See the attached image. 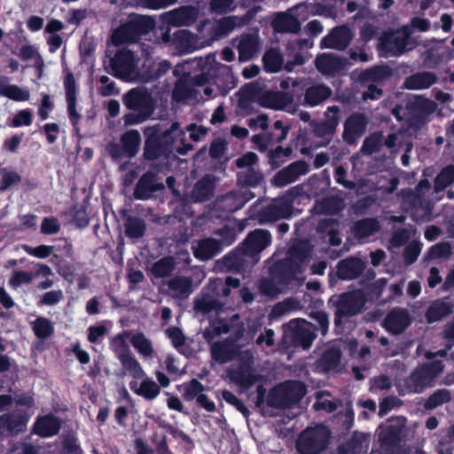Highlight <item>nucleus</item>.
Returning a JSON list of instances; mask_svg holds the SVG:
<instances>
[{"label": "nucleus", "mask_w": 454, "mask_h": 454, "mask_svg": "<svg viewBox=\"0 0 454 454\" xmlns=\"http://www.w3.org/2000/svg\"><path fill=\"white\" fill-rule=\"evenodd\" d=\"M143 159L145 161L169 158L174 152L177 137L184 135L177 121L172 122L168 128L162 123L146 126L143 129Z\"/></svg>", "instance_id": "1"}, {"label": "nucleus", "mask_w": 454, "mask_h": 454, "mask_svg": "<svg viewBox=\"0 0 454 454\" xmlns=\"http://www.w3.org/2000/svg\"><path fill=\"white\" fill-rule=\"evenodd\" d=\"M271 244L270 231L256 229L250 231L245 239L239 245L232 254L225 257L231 266L242 268L249 263L252 267L257 264L261 259V253Z\"/></svg>", "instance_id": "2"}, {"label": "nucleus", "mask_w": 454, "mask_h": 454, "mask_svg": "<svg viewBox=\"0 0 454 454\" xmlns=\"http://www.w3.org/2000/svg\"><path fill=\"white\" fill-rule=\"evenodd\" d=\"M122 103L129 110L122 117L126 127L147 121L155 111V100L144 87H136L128 90L122 96Z\"/></svg>", "instance_id": "3"}, {"label": "nucleus", "mask_w": 454, "mask_h": 454, "mask_svg": "<svg viewBox=\"0 0 454 454\" xmlns=\"http://www.w3.org/2000/svg\"><path fill=\"white\" fill-rule=\"evenodd\" d=\"M155 27L153 18L131 13L125 22L120 24L112 34V42L119 46L125 43H137L142 36L149 34Z\"/></svg>", "instance_id": "4"}, {"label": "nucleus", "mask_w": 454, "mask_h": 454, "mask_svg": "<svg viewBox=\"0 0 454 454\" xmlns=\"http://www.w3.org/2000/svg\"><path fill=\"white\" fill-rule=\"evenodd\" d=\"M444 370L442 361L434 360L418 365L403 380V395L420 394L435 384V379Z\"/></svg>", "instance_id": "5"}, {"label": "nucleus", "mask_w": 454, "mask_h": 454, "mask_svg": "<svg viewBox=\"0 0 454 454\" xmlns=\"http://www.w3.org/2000/svg\"><path fill=\"white\" fill-rule=\"evenodd\" d=\"M198 67L201 69L200 74L206 75L207 84L215 86L219 95L225 96L236 86L231 68L217 62L214 56L208 55L204 60L200 59Z\"/></svg>", "instance_id": "6"}, {"label": "nucleus", "mask_w": 454, "mask_h": 454, "mask_svg": "<svg viewBox=\"0 0 454 454\" xmlns=\"http://www.w3.org/2000/svg\"><path fill=\"white\" fill-rule=\"evenodd\" d=\"M330 303L334 308L335 330H342L343 319L349 318L363 311L366 297L362 290H353L331 297Z\"/></svg>", "instance_id": "7"}, {"label": "nucleus", "mask_w": 454, "mask_h": 454, "mask_svg": "<svg viewBox=\"0 0 454 454\" xmlns=\"http://www.w3.org/2000/svg\"><path fill=\"white\" fill-rule=\"evenodd\" d=\"M331 432L327 427L317 425L301 433L296 442L300 454H319L328 446Z\"/></svg>", "instance_id": "8"}, {"label": "nucleus", "mask_w": 454, "mask_h": 454, "mask_svg": "<svg viewBox=\"0 0 454 454\" xmlns=\"http://www.w3.org/2000/svg\"><path fill=\"white\" fill-rule=\"evenodd\" d=\"M141 137L137 129H129L120 137V143L109 142L106 152L114 162L123 158L132 159L139 152Z\"/></svg>", "instance_id": "9"}, {"label": "nucleus", "mask_w": 454, "mask_h": 454, "mask_svg": "<svg viewBox=\"0 0 454 454\" xmlns=\"http://www.w3.org/2000/svg\"><path fill=\"white\" fill-rule=\"evenodd\" d=\"M129 335L127 332L119 333L111 341V346L116 352V356L121 362L122 367L129 372L135 380L143 379L145 372L138 361L132 356L129 347L126 343V337Z\"/></svg>", "instance_id": "10"}, {"label": "nucleus", "mask_w": 454, "mask_h": 454, "mask_svg": "<svg viewBox=\"0 0 454 454\" xmlns=\"http://www.w3.org/2000/svg\"><path fill=\"white\" fill-rule=\"evenodd\" d=\"M207 79L205 74L191 75L190 73H184L175 83L172 91V100L176 103L184 102L194 97L195 86L200 87L207 84Z\"/></svg>", "instance_id": "11"}, {"label": "nucleus", "mask_w": 454, "mask_h": 454, "mask_svg": "<svg viewBox=\"0 0 454 454\" xmlns=\"http://www.w3.org/2000/svg\"><path fill=\"white\" fill-rule=\"evenodd\" d=\"M436 105L434 101L416 97L407 104L409 113V124L417 129H421L427 122L428 116L435 110Z\"/></svg>", "instance_id": "12"}, {"label": "nucleus", "mask_w": 454, "mask_h": 454, "mask_svg": "<svg viewBox=\"0 0 454 454\" xmlns=\"http://www.w3.org/2000/svg\"><path fill=\"white\" fill-rule=\"evenodd\" d=\"M410 34L385 32L379 38L378 50L385 56L398 57L406 51Z\"/></svg>", "instance_id": "13"}, {"label": "nucleus", "mask_w": 454, "mask_h": 454, "mask_svg": "<svg viewBox=\"0 0 454 454\" xmlns=\"http://www.w3.org/2000/svg\"><path fill=\"white\" fill-rule=\"evenodd\" d=\"M63 85L67 101V115L72 126L74 129H77V126L82 120V114L78 113L76 109L79 85L75 81L74 74L69 69H67L66 71Z\"/></svg>", "instance_id": "14"}, {"label": "nucleus", "mask_w": 454, "mask_h": 454, "mask_svg": "<svg viewBox=\"0 0 454 454\" xmlns=\"http://www.w3.org/2000/svg\"><path fill=\"white\" fill-rule=\"evenodd\" d=\"M405 427V419L403 417H393L387 420L384 427L379 434V442L381 448L392 450L401 442V435Z\"/></svg>", "instance_id": "15"}, {"label": "nucleus", "mask_w": 454, "mask_h": 454, "mask_svg": "<svg viewBox=\"0 0 454 454\" xmlns=\"http://www.w3.org/2000/svg\"><path fill=\"white\" fill-rule=\"evenodd\" d=\"M301 270V263L293 258L275 262L269 268V274L282 286L292 283Z\"/></svg>", "instance_id": "16"}, {"label": "nucleus", "mask_w": 454, "mask_h": 454, "mask_svg": "<svg viewBox=\"0 0 454 454\" xmlns=\"http://www.w3.org/2000/svg\"><path fill=\"white\" fill-rule=\"evenodd\" d=\"M163 189L164 185L158 182L157 174L148 170L139 177L133 191V198L137 200H147L153 198L155 192Z\"/></svg>", "instance_id": "17"}, {"label": "nucleus", "mask_w": 454, "mask_h": 454, "mask_svg": "<svg viewBox=\"0 0 454 454\" xmlns=\"http://www.w3.org/2000/svg\"><path fill=\"white\" fill-rule=\"evenodd\" d=\"M368 119L363 113H353L344 121L342 138L348 145H354L367 128Z\"/></svg>", "instance_id": "18"}, {"label": "nucleus", "mask_w": 454, "mask_h": 454, "mask_svg": "<svg viewBox=\"0 0 454 454\" xmlns=\"http://www.w3.org/2000/svg\"><path fill=\"white\" fill-rule=\"evenodd\" d=\"M134 53L130 50H118L110 61L112 74L119 79H128L134 71Z\"/></svg>", "instance_id": "19"}, {"label": "nucleus", "mask_w": 454, "mask_h": 454, "mask_svg": "<svg viewBox=\"0 0 454 454\" xmlns=\"http://www.w3.org/2000/svg\"><path fill=\"white\" fill-rule=\"evenodd\" d=\"M309 171V166L305 160H297L279 170L273 176L272 183L278 187H284L295 182L301 176L306 175Z\"/></svg>", "instance_id": "20"}, {"label": "nucleus", "mask_w": 454, "mask_h": 454, "mask_svg": "<svg viewBox=\"0 0 454 454\" xmlns=\"http://www.w3.org/2000/svg\"><path fill=\"white\" fill-rule=\"evenodd\" d=\"M366 267L365 262L356 256L341 259L336 265V276L341 280L359 278Z\"/></svg>", "instance_id": "21"}, {"label": "nucleus", "mask_w": 454, "mask_h": 454, "mask_svg": "<svg viewBox=\"0 0 454 454\" xmlns=\"http://www.w3.org/2000/svg\"><path fill=\"white\" fill-rule=\"evenodd\" d=\"M411 317L405 309L395 308L387 314L383 325L387 332L400 334L411 325Z\"/></svg>", "instance_id": "22"}, {"label": "nucleus", "mask_w": 454, "mask_h": 454, "mask_svg": "<svg viewBox=\"0 0 454 454\" xmlns=\"http://www.w3.org/2000/svg\"><path fill=\"white\" fill-rule=\"evenodd\" d=\"M60 419L52 413L38 416L33 425L31 433L42 438L57 435L61 429Z\"/></svg>", "instance_id": "23"}, {"label": "nucleus", "mask_w": 454, "mask_h": 454, "mask_svg": "<svg viewBox=\"0 0 454 454\" xmlns=\"http://www.w3.org/2000/svg\"><path fill=\"white\" fill-rule=\"evenodd\" d=\"M292 212L293 207L288 201L275 200L259 211L258 219L261 223L275 222L291 216Z\"/></svg>", "instance_id": "24"}, {"label": "nucleus", "mask_w": 454, "mask_h": 454, "mask_svg": "<svg viewBox=\"0 0 454 454\" xmlns=\"http://www.w3.org/2000/svg\"><path fill=\"white\" fill-rule=\"evenodd\" d=\"M29 416L26 412L5 413L0 416V430L4 435H17L27 428Z\"/></svg>", "instance_id": "25"}, {"label": "nucleus", "mask_w": 454, "mask_h": 454, "mask_svg": "<svg viewBox=\"0 0 454 454\" xmlns=\"http://www.w3.org/2000/svg\"><path fill=\"white\" fill-rule=\"evenodd\" d=\"M352 34L346 26L334 27L327 35L323 37L320 42L322 49H335L339 51L345 50L350 43Z\"/></svg>", "instance_id": "26"}, {"label": "nucleus", "mask_w": 454, "mask_h": 454, "mask_svg": "<svg viewBox=\"0 0 454 454\" xmlns=\"http://www.w3.org/2000/svg\"><path fill=\"white\" fill-rule=\"evenodd\" d=\"M340 107L328 106L325 113V119L314 124L313 132L317 137H332L340 123Z\"/></svg>", "instance_id": "27"}, {"label": "nucleus", "mask_w": 454, "mask_h": 454, "mask_svg": "<svg viewBox=\"0 0 454 454\" xmlns=\"http://www.w3.org/2000/svg\"><path fill=\"white\" fill-rule=\"evenodd\" d=\"M264 403H266L267 406L270 408H286L282 387H280V384L270 388L267 395L266 389L262 385H259L257 387L255 404L258 407H262Z\"/></svg>", "instance_id": "28"}, {"label": "nucleus", "mask_w": 454, "mask_h": 454, "mask_svg": "<svg viewBox=\"0 0 454 454\" xmlns=\"http://www.w3.org/2000/svg\"><path fill=\"white\" fill-rule=\"evenodd\" d=\"M346 59L331 53H322L315 59L318 72L325 75L334 76L345 69Z\"/></svg>", "instance_id": "29"}, {"label": "nucleus", "mask_w": 454, "mask_h": 454, "mask_svg": "<svg viewBox=\"0 0 454 454\" xmlns=\"http://www.w3.org/2000/svg\"><path fill=\"white\" fill-rule=\"evenodd\" d=\"M192 253L196 259L207 261L221 252V243L214 238H203L193 242Z\"/></svg>", "instance_id": "30"}, {"label": "nucleus", "mask_w": 454, "mask_h": 454, "mask_svg": "<svg viewBox=\"0 0 454 454\" xmlns=\"http://www.w3.org/2000/svg\"><path fill=\"white\" fill-rule=\"evenodd\" d=\"M229 376L234 383L245 389L251 387L261 379L248 363H241L237 369L230 372Z\"/></svg>", "instance_id": "31"}, {"label": "nucleus", "mask_w": 454, "mask_h": 454, "mask_svg": "<svg viewBox=\"0 0 454 454\" xmlns=\"http://www.w3.org/2000/svg\"><path fill=\"white\" fill-rule=\"evenodd\" d=\"M286 408L297 404L307 393L306 385L300 380H286L280 383Z\"/></svg>", "instance_id": "32"}, {"label": "nucleus", "mask_w": 454, "mask_h": 454, "mask_svg": "<svg viewBox=\"0 0 454 454\" xmlns=\"http://www.w3.org/2000/svg\"><path fill=\"white\" fill-rule=\"evenodd\" d=\"M393 74L391 67L386 64L375 65L369 68L364 69L358 75L361 84L366 83H381L388 80Z\"/></svg>", "instance_id": "33"}, {"label": "nucleus", "mask_w": 454, "mask_h": 454, "mask_svg": "<svg viewBox=\"0 0 454 454\" xmlns=\"http://www.w3.org/2000/svg\"><path fill=\"white\" fill-rule=\"evenodd\" d=\"M332 96V90L324 83L309 86L304 90L303 105L316 106Z\"/></svg>", "instance_id": "34"}, {"label": "nucleus", "mask_w": 454, "mask_h": 454, "mask_svg": "<svg viewBox=\"0 0 454 454\" xmlns=\"http://www.w3.org/2000/svg\"><path fill=\"white\" fill-rule=\"evenodd\" d=\"M262 106L281 110L294 102V95L285 91H267L262 98Z\"/></svg>", "instance_id": "35"}, {"label": "nucleus", "mask_w": 454, "mask_h": 454, "mask_svg": "<svg viewBox=\"0 0 454 454\" xmlns=\"http://www.w3.org/2000/svg\"><path fill=\"white\" fill-rule=\"evenodd\" d=\"M225 302L218 301L212 296L205 289L202 290L200 297L194 301V309L203 315L208 314L212 311H220L223 309Z\"/></svg>", "instance_id": "36"}, {"label": "nucleus", "mask_w": 454, "mask_h": 454, "mask_svg": "<svg viewBox=\"0 0 454 454\" xmlns=\"http://www.w3.org/2000/svg\"><path fill=\"white\" fill-rule=\"evenodd\" d=\"M437 82V76L434 73L422 71L413 74L407 77L404 82L405 88L409 90L428 89Z\"/></svg>", "instance_id": "37"}, {"label": "nucleus", "mask_w": 454, "mask_h": 454, "mask_svg": "<svg viewBox=\"0 0 454 454\" xmlns=\"http://www.w3.org/2000/svg\"><path fill=\"white\" fill-rule=\"evenodd\" d=\"M380 223L376 218H364L355 222L351 231L357 239H364L379 231Z\"/></svg>", "instance_id": "38"}, {"label": "nucleus", "mask_w": 454, "mask_h": 454, "mask_svg": "<svg viewBox=\"0 0 454 454\" xmlns=\"http://www.w3.org/2000/svg\"><path fill=\"white\" fill-rule=\"evenodd\" d=\"M124 232L130 239H139L146 232V223L139 216L128 215L124 221Z\"/></svg>", "instance_id": "39"}, {"label": "nucleus", "mask_w": 454, "mask_h": 454, "mask_svg": "<svg viewBox=\"0 0 454 454\" xmlns=\"http://www.w3.org/2000/svg\"><path fill=\"white\" fill-rule=\"evenodd\" d=\"M452 309L451 303L442 300H436L428 307L425 317L428 323H434L451 314Z\"/></svg>", "instance_id": "40"}, {"label": "nucleus", "mask_w": 454, "mask_h": 454, "mask_svg": "<svg viewBox=\"0 0 454 454\" xmlns=\"http://www.w3.org/2000/svg\"><path fill=\"white\" fill-rule=\"evenodd\" d=\"M129 387L137 395L143 396L146 400L155 399L160 392V386L150 378L143 380L138 387L137 381H131Z\"/></svg>", "instance_id": "41"}, {"label": "nucleus", "mask_w": 454, "mask_h": 454, "mask_svg": "<svg viewBox=\"0 0 454 454\" xmlns=\"http://www.w3.org/2000/svg\"><path fill=\"white\" fill-rule=\"evenodd\" d=\"M272 26L274 30L279 33H297L301 29L297 18L286 13L277 16L272 21Z\"/></svg>", "instance_id": "42"}, {"label": "nucleus", "mask_w": 454, "mask_h": 454, "mask_svg": "<svg viewBox=\"0 0 454 454\" xmlns=\"http://www.w3.org/2000/svg\"><path fill=\"white\" fill-rule=\"evenodd\" d=\"M246 205V200L239 199V192L232 191L223 195L218 201V207L227 214L234 213Z\"/></svg>", "instance_id": "43"}, {"label": "nucleus", "mask_w": 454, "mask_h": 454, "mask_svg": "<svg viewBox=\"0 0 454 454\" xmlns=\"http://www.w3.org/2000/svg\"><path fill=\"white\" fill-rule=\"evenodd\" d=\"M175 265V259L170 255H167L153 262L150 272L156 278H167L174 271Z\"/></svg>", "instance_id": "44"}, {"label": "nucleus", "mask_w": 454, "mask_h": 454, "mask_svg": "<svg viewBox=\"0 0 454 454\" xmlns=\"http://www.w3.org/2000/svg\"><path fill=\"white\" fill-rule=\"evenodd\" d=\"M214 188V183L209 176L202 177L194 184L192 196L196 201H207L213 196Z\"/></svg>", "instance_id": "45"}, {"label": "nucleus", "mask_w": 454, "mask_h": 454, "mask_svg": "<svg viewBox=\"0 0 454 454\" xmlns=\"http://www.w3.org/2000/svg\"><path fill=\"white\" fill-rule=\"evenodd\" d=\"M315 334L309 327L305 325H297L292 333V343L294 347H301L303 349L310 348Z\"/></svg>", "instance_id": "46"}, {"label": "nucleus", "mask_w": 454, "mask_h": 454, "mask_svg": "<svg viewBox=\"0 0 454 454\" xmlns=\"http://www.w3.org/2000/svg\"><path fill=\"white\" fill-rule=\"evenodd\" d=\"M262 62L266 72L277 73L283 67L284 58L278 49L270 48L264 53Z\"/></svg>", "instance_id": "47"}, {"label": "nucleus", "mask_w": 454, "mask_h": 454, "mask_svg": "<svg viewBox=\"0 0 454 454\" xmlns=\"http://www.w3.org/2000/svg\"><path fill=\"white\" fill-rule=\"evenodd\" d=\"M341 358V352L339 348H329L324 351L318 360V364L323 371L330 372L338 367Z\"/></svg>", "instance_id": "48"}, {"label": "nucleus", "mask_w": 454, "mask_h": 454, "mask_svg": "<svg viewBox=\"0 0 454 454\" xmlns=\"http://www.w3.org/2000/svg\"><path fill=\"white\" fill-rule=\"evenodd\" d=\"M257 48V36L254 35H246L241 38L238 46L239 59L242 60L251 59L255 54Z\"/></svg>", "instance_id": "49"}, {"label": "nucleus", "mask_w": 454, "mask_h": 454, "mask_svg": "<svg viewBox=\"0 0 454 454\" xmlns=\"http://www.w3.org/2000/svg\"><path fill=\"white\" fill-rule=\"evenodd\" d=\"M0 96L17 102H24L29 99L30 94L27 90L20 88L18 85L0 82Z\"/></svg>", "instance_id": "50"}, {"label": "nucleus", "mask_w": 454, "mask_h": 454, "mask_svg": "<svg viewBox=\"0 0 454 454\" xmlns=\"http://www.w3.org/2000/svg\"><path fill=\"white\" fill-rule=\"evenodd\" d=\"M451 401V394L449 389L441 388L431 394L424 403V408L427 411L436 409L437 407L448 403Z\"/></svg>", "instance_id": "51"}, {"label": "nucleus", "mask_w": 454, "mask_h": 454, "mask_svg": "<svg viewBox=\"0 0 454 454\" xmlns=\"http://www.w3.org/2000/svg\"><path fill=\"white\" fill-rule=\"evenodd\" d=\"M192 282L190 278L176 276L168 282V288L180 297H186L192 292Z\"/></svg>", "instance_id": "52"}, {"label": "nucleus", "mask_w": 454, "mask_h": 454, "mask_svg": "<svg viewBox=\"0 0 454 454\" xmlns=\"http://www.w3.org/2000/svg\"><path fill=\"white\" fill-rule=\"evenodd\" d=\"M454 183V165L445 166L434 178L435 192H442Z\"/></svg>", "instance_id": "53"}, {"label": "nucleus", "mask_w": 454, "mask_h": 454, "mask_svg": "<svg viewBox=\"0 0 454 454\" xmlns=\"http://www.w3.org/2000/svg\"><path fill=\"white\" fill-rule=\"evenodd\" d=\"M319 208L325 215H337L344 208V200L336 195L329 196L319 202Z\"/></svg>", "instance_id": "54"}, {"label": "nucleus", "mask_w": 454, "mask_h": 454, "mask_svg": "<svg viewBox=\"0 0 454 454\" xmlns=\"http://www.w3.org/2000/svg\"><path fill=\"white\" fill-rule=\"evenodd\" d=\"M131 345L137 352L145 357H151L153 354L152 341L143 333H135L131 340Z\"/></svg>", "instance_id": "55"}, {"label": "nucleus", "mask_w": 454, "mask_h": 454, "mask_svg": "<svg viewBox=\"0 0 454 454\" xmlns=\"http://www.w3.org/2000/svg\"><path fill=\"white\" fill-rule=\"evenodd\" d=\"M32 329L35 335L39 339H47L54 333V326L51 321L43 317H38L32 323Z\"/></svg>", "instance_id": "56"}, {"label": "nucleus", "mask_w": 454, "mask_h": 454, "mask_svg": "<svg viewBox=\"0 0 454 454\" xmlns=\"http://www.w3.org/2000/svg\"><path fill=\"white\" fill-rule=\"evenodd\" d=\"M292 153V147L278 145L275 149L269 151V163L274 168H278L291 156Z\"/></svg>", "instance_id": "57"}, {"label": "nucleus", "mask_w": 454, "mask_h": 454, "mask_svg": "<svg viewBox=\"0 0 454 454\" xmlns=\"http://www.w3.org/2000/svg\"><path fill=\"white\" fill-rule=\"evenodd\" d=\"M383 136L381 132H374L366 137L360 148L361 153L372 155L379 152L382 147Z\"/></svg>", "instance_id": "58"}, {"label": "nucleus", "mask_w": 454, "mask_h": 454, "mask_svg": "<svg viewBox=\"0 0 454 454\" xmlns=\"http://www.w3.org/2000/svg\"><path fill=\"white\" fill-rule=\"evenodd\" d=\"M168 338L171 340L172 345L182 355L189 356L190 351L184 348L185 343V336L183 331L179 327L172 326L166 330Z\"/></svg>", "instance_id": "59"}, {"label": "nucleus", "mask_w": 454, "mask_h": 454, "mask_svg": "<svg viewBox=\"0 0 454 454\" xmlns=\"http://www.w3.org/2000/svg\"><path fill=\"white\" fill-rule=\"evenodd\" d=\"M204 289L218 301H223V299H226L231 294V290L226 287L223 280L219 278L210 279Z\"/></svg>", "instance_id": "60"}, {"label": "nucleus", "mask_w": 454, "mask_h": 454, "mask_svg": "<svg viewBox=\"0 0 454 454\" xmlns=\"http://www.w3.org/2000/svg\"><path fill=\"white\" fill-rule=\"evenodd\" d=\"M183 398L187 401H192L198 397L202 392L206 390L205 386L197 379L184 382L183 385Z\"/></svg>", "instance_id": "61"}, {"label": "nucleus", "mask_w": 454, "mask_h": 454, "mask_svg": "<svg viewBox=\"0 0 454 454\" xmlns=\"http://www.w3.org/2000/svg\"><path fill=\"white\" fill-rule=\"evenodd\" d=\"M211 356L215 361L224 364L232 359V350L228 344L217 342L211 348Z\"/></svg>", "instance_id": "62"}, {"label": "nucleus", "mask_w": 454, "mask_h": 454, "mask_svg": "<svg viewBox=\"0 0 454 454\" xmlns=\"http://www.w3.org/2000/svg\"><path fill=\"white\" fill-rule=\"evenodd\" d=\"M0 192H4L10 187L18 184L21 181V176L14 170L7 168H0Z\"/></svg>", "instance_id": "63"}, {"label": "nucleus", "mask_w": 454, "mask_h": 454, "mask_svg": "<svg viewBox=\"0 0 454 454\" xmlns=\"http://www.w3.org/2000/svg\"><path fill=\"white\" fill-rule=\"evenodd\" d=\"M228 151V143L225 138L218 137L214 138L208 148V155L212 160H222Z\"/></svg>", "instance_id": "64"}]
</instances>
